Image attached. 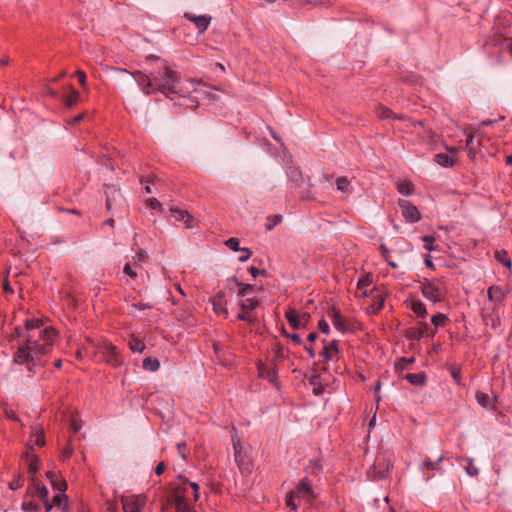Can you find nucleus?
Here are the masks:
<instances>
[{"label":"nucleus","mask_w":512,"mask_h":512,"mask_svg":"<svg viewBox=\"0 0 512 512\" xmlns=\"http://www.w3.org/2000/svg\"><path fill=\"white\" fill-rule=\"evenodd\" d=\"M40 319H28L25 322V330L28 333L25 343L19 346L13 360L20 365H27L30 374L36 373V367L43 365L41 357L47 355L57 339V332L52 327L42 328Z\"/></svg>","instance_id":"nucleus-1"},{"label":"nucleus","mask_w":512,"mask_h":512,"mask_svg":"<svg viewBox=\"0 0 512 512\" xmlns=\"http://www.w3.org/2000/svg\"><path fill=\"white\" fill-rule=\"evenodd\" d=\"M155 93L161 92L167 98L172 99L171 95L185 97L195 90V83L190 79L181 80L178 72L168 66H163L157 72H154Z\"/></svg>","instance_id":"nucleus-2"},{"label":"nucleus","mask_w":512,"mask_h":512,"mask_svg":"<svg viewBox=\"0 0 512 512\" xmlns=\"http://www.w3.org/2000/svg\"><path fill=\"white\" fill-rule=\"evenodd\" d=\"M420 283L421 293L427 300H430L433 303H438L445 299L447 288L442 279L424 278Z\"/></svg>","instance_id":"nucleus-3"},{"label":"nucleus","mask_w":512,"mask_h":512,"mask_svg":"<svg viewBox=\"0 0 512 512\" xmlns=\"http://www.w3.org/2000/svg\"><path fill=\"white\" fill-rule=\"evenodd\" d=\"M235 462L242 473H250L252 462L246 451L243 449L242 442L237 436L232 437Z\"/></svg>","instance_id":"nucleus-4"},{"label":"nucleus","mask_w":512,"mask_h":512,"mask_svg":"<svg viewBox=\"0 0 512 512\" xmlns=\"http://www.w3.org/2000/svg\"><path fill=\"white\" fill-rule=\"evenodd\" d=\"M98 352L102 355L104 361L112 366L119 367L123 364V358L120 350L110 342H103L98 345Z\"/></svg>","instance_id":"nucleus-5"},{"label":"nucleus","mask_w":512,"mask_h":512,"mask_svg":"<svg viewBox=\"0 0 512 512\" xmlns=\"http://www.w3.org/2000/svg\"><path fill=\"white\" fill-rule=\"evenodd\" d=\"M285 318L293 329L298 330L307 328L311 315L308 312L299 313L295 308H289L285 312Z\"/></svg>","instance_id":"nucleus-6"},{"label":"nucleus","mask_w":512,"mask_h":512,"mask_svg":"<svg viewBox=\"0 0 512 512\" xmlns=\"http://www.w3.org/2000/svg\"><path fill=\"white\" fill-rule=\"evenodd\" d=\"M398 205L401 208L402 216L406 222L416 223L420 221L421 214L415 205L405 199H399Z\"/></svg>","instance_id":"nucleus-7"},{"label":"nucleus","mask_w":512,"mask_h":512,"mask_svg":"<svg viewBox=\"0 0 512 512\" xmlns=\"http://www.w3.org/2000/svg\"><path fill=\"white\" fill-rule=\"evenodd\" d=\"M147 501L143 494L122 498L124 512H141Z\"/></svg>","instance_id":"nucleus-8"},{"label":"nucleus","mask_w":512,"mask_h":512,"mask_svg":"<svg viewBox=\"0 0 512 512\" xmlns=\"http://www.w3.org/2000/svg\"><path fill=\"white\" fill-rule=\"evenodd\" d=\"M131 75L145 94L149 95L155 93L154 73H152L151 76H148L141 71H136L131 73Z\"/></svg>","instance_id":"nucleus-9"},{"label":"nucleus","mask_w":512,"mask_h":512,"mask_svg":"<svg viewBox=\"0 0 512 512\" xmlns=\"http://www.w3.org/2000/svg\"><path fill=\"white\" fill-rule=\"evenodd\" d=\"M184 493L178 486L169 498V502L175 507L176 512H185V509L190 507Z\"/></svg>","instance_id":"nucleus-10"},{"label":"nucleus","mask_w":512,"mask_h":512,"mask_svg":"<svg viewBox=\"0 0 512 512\" xmlns=\"http://www.w3.org/2000/svg\"><path fill=\"white\" fill-rule=\"evenodd\" d=\"M328 316L331 318L332 324L341 333H345L348 331L346 326V321L341 315V312L335 306H332L328 312Z\"/></svg>","instance_id":"nucleus-11"},{"label":"nucleus","mask_w":512,"mask_h":512,"mask_svg":"<svg viewBox=\"0 0 512 512\" xmlns=\"http://www.w3.org/2000/svg\"><path fill=\"white\" fill-rule=\"evenodd\" d=\"M509 290L498 285H492L487 290L488 299L495 304H501L507 297Z\"/></svg>","instance_id":"nucleus-12"},{"label":"nucleus","mask_w":512,"mask_h":512,"mask_svg":"<svg viewBox=\"0 0 512 512\" xmlns=\"http://www.w3.org/2000/svg\"><path fill=\"white\" fill-rule=\"evenodd\" d=\"M213 310L218 315L228 316V310L226 308V300L224 292H218L212 299Z\"/></svg>","instance_id":"nucleus-13"},{"label":"nucleus","mask_w":512,"mask_h":512,"mask_svg":"<svg viewBox=\"0 0 512 512\" xmlns=\"http://www.w3.org/2000/svg\"><path fill=\"white\" fill-rule=\"evenodd\" d=\"M185 17L193 22L195 26L198 28L199 32L203 33L207 30L210 22H211V16L208 15H192L189 13L185 14Z\"/></svg>","instance_id":"nucleus-14"},{"label":"nucleus","mask_w":512,"mask_h":512,"mask_svg":"<svg viewBox=\"0 0 512 512\" xmlns=\"http://www.w3.org/2000/svg\"><path fill=\"white\" fill-rule=\"evenodd\" d=\"M296 493L298 496L307 498V499H314L313 495V489L311 482L308 478H303L299 481L298 485L296 486Z\"/></svg>","instance_id":"nucleus-15"},{"label":"nucleus","mask_w":512,"mask_h":512,"mask_svg":"<svg viewBox=\"0 0 512 512\" xmlns=\"http://www.w3.org/2000/svg\"><path fill=\"white\" fill-rule=\"evenodd\" d=\"M257 368L259 376L267 379L269 382L274 383L278 379L277 370L274 366H266L263 363H259Z\"/></svg>","instance_id":"nucleus-16"},{"label":"nucleus","mask_w":512,"mask_h":512,"mask_svg":"<svg viewBox=\"0 0 512 512\" xmlns=\"http://www.w3.org/2000/svg\"><path fill=\"white\" fill-rule=\"evenodd\" d=\"M339 352L338 350V341L333 340L329 344L325 345L320 356L323 362H329L333 360L335 355Z\"/></svg>","instance_id":"nucleus-17"},{"label":"nucleus","mask_w":512,"mask_h":512,"mask_svg":"<svg viewBox=\"0 0 512 512\" xmlns=\"http://www.w3.org/2000/svg\"><path fill=\"white\" fill-rule=\"evenodd\" d=\"M444 457L441 455L437 460L433 461L430 458H426L423 463L420 465V470L422 472H425L426 470L429 471H436L440 474L443 473L442 468L440 466L441 462L443 461Z\"/></svg>","instance_id":"nucleus-18"},{"label":"nucleus","mask_w":512,"mask_h":512,"mask_svg":"<svg viewBox=\"0 0 512 512\" xmlns=\"http://www.w3.org/2000/svg\"><path fill=\"white\" fill-rule=\"evenodd\" d=\"M372 284V278L369 275L361 277L357 282V295L359 297H367V288Z\"/></svg>","instance_id":"nucleus-19"},{"label":"nucleus","mask_w":512,"mask_h":512,"mask_svg":"<svg viewBox=\"0 0 512 512\" xmlns=\"http://www.w3.org/2000/svg\"><path fill=\"white\" fill-rule=\"evenodd\" d=\"M403 378L405 380H407L412 385L422 386L425 384L427 376L424 372H418V373H408Z\"/></svg>","instance_id":"nucleus-20"},{"label":"nucleus","mask_w":512,"mask_h":512,"mask_svg":"<svg viewBox=\"0 0 512 512\" xmlns=\"http://www.w3.org/2000/svg\"><path fill=\"white\" fill-rule=\"evenodd\" d=\"M106 194V208L108 211L111 210L113 202L116 201L117 196H121L120 191L115 186H107L105 190Z\"/></svg>","instance_id":"nucleus-21"},{"label":"nucleus","mask_w":512,"mask_h":512,"mask_svg":"<svg viewBox=\"0 0 512 512\" xmlns=\"http://www.w3.org/2000/svg\"><path fill=\"white\" fill-rule=\"evenodd\" d=\"M180 481H181V483H180L179 487L181 488V490L183 492H186L187 486L192 488L194 501H197L199 499V485L195 482H191L188 479L182 478V477L180 478Z\"/></svg>","instance_id":"nucleus-22"},{"label":"nucleus","mask_w":512,"mask_h":512,"mask_svg":"<svg viewBox=\"0 0 512 512\" xmlns=\"http://www.w3.org/2000/svg\"><path fill=\"white\" fill-rule=\"evenodd\" d=\"M309 384L313 386L314 395L320 396L324 392V386L320 383V374H312L309 378Z\"/></svg>","instance_id":"nucleus-23"},{"label":"nucleus","mask_w":512,"mask_h":512,"mask_svg":"<svg viewBox=\"0 0 512 512\" xmlns=\"http://www.w3.org/2000/svg\"><path fill=\"white\" fill-rule=\"evenodd\" d=\"M242 311L251 314L259 306V301L256 298H246L239 304Z\"/></svg>","instance_id":"nucleus-24"},{"label":"nucleus","mask_w":512,"mask_h":512,"mask_svg":"<svg viewBox=\"0 0 512 512\" xmlns=\"http://www.w3.org/2000/svg\"><path fill=\"white\" fill-rule=\"evenodd\" d=\"M128 347L133 353H142L146 348L145 343L134 335L131 336L128 342Z\"/></svg>","instance_id":"nucleus-25"},{"label":"nucleus","mask_w":512,"mask_h":512,"mask_svg":"<svg viewBox=\"0 0 512 512\" xmlns=\"http://www.w3.org/2000/svg\"><path fill=\"white\" fill-rule=\"evenodd\" d=\"M434 161L445 168H450L454 165V159L445 153L436 154L434 156Z\"/></svg>","instance_id":"nucleus-26"},{"label":"nucleus","mask_w":512,"mask_h":512,"mask_svg":"<svg viewBox=\"0 0 512 512\" xmlns=\"http://www.w3.org/2000/svg\"><path fill=\"white\" fill-rule=\"evenodd\" d=\"M336 187L339 191L345 194L352 192L350 180L346 176H341L336 179Z\"/></svg>","instance_id":"nucleus-27"},{"label":"nucleus","mask_w":512,"mask_h":512,"mask_svg":"<svg viewBox=\"0 0 512 512\" xmlns=\"http://www.w3.org/2000/svg\"><path fill=\"white\" fill-rule=\"evenodd\" d=\"M230 280H232L239 287L238 296L246 297L254 290L253 285L244 284L240 282L235 276H233Z\"/></svg>","instance_id":"nucleus-28"},{"label":"nucleus","mask_w":512,"mask_h":512,"mask_svg":"<svg viewBox=\"0 0 512 512\" xmlns=\"http://www.w3.org/2000/svg\"><path fill=\"white\" fill-rule=\"evenodd\" d=\"M384 297L380 294L373 297V301L368 308L371 314H377L384 307Z\"/></svg>","instance_id":"nucleus-29"},{"label":"nucleus","mask_w":512,"mask_h":512,"mask_svg":"<svg viewBox=\"0 0 512 512\" xmlns=\"http://www.w3.org/2000/svg\"><path fill=\"white\" fill-rule=\"evenodd\" d=\"M80 94L79 92L71 87L69 93L65 96L64 102L67 107H72L79 101Z\"/></svg>","instance_id":"nucleus-30"},{"label":"nucleus","mask_w":512,"mask_h":512,"mask_svg":"<svg viewBox=\"0 0 512 512\" xmlns=\"http://www.w3.org/2000/svg\"><path fill=\"white\" fill-rule=\"evenodd\" d=\"M411 310L418 316L424 318L427 315L426 306L419 300L412 301Z\"/></svg>","instance_id":"nucleus-31"},{"label":"nucleus","mask_w":512,"mask_h":512,"mask_svg":"<svg viewBox=\"0 0 512 512\" xmlns=\"http://www.w3.org/2000/svg\"><path fill=\"white\" fill-rule=\"evenodd\" d=\"M159 367H160V362L156 358L146 357L143 360V368L145 370L155 372L159 369Z\"/></svg>","instance_id":"nucleus-32"},{"label":"nucleus","mask_w":512,"mask_h":512,"mask_svg":"<svg viewBox=\"0 0 512 512\" xmlns=\"http://www.w3.org/2000/svg\"><path fill=\"white\" fill-rule=\"evenodd\" d=\"M495 259L506 267H511V260L505 250H497L494 253Z\"/></svg>","instance_id":"nucleus-33"},{"label":"nucleus","mask_w":512,"mask_h":512,"mask_svg":"<svg viewBox=\"0 0 512 512\" xmlns=\"http://www.w3.org/2000/svg\"><path fill=\"white\" fill-rule=\"evenodd\" d=\"M448 320L449 319H448L447 315H445L443 313H437V314L433 315L431 318V322L436 328L444 327L447 324Z\"/></svg>","instance_id":"nucleus-34"},{"label":"nucleus","mask_w":512,"mask_h":512,"mask_svg":"<svg viewBox=\"0 0 512 512\" xmlns=\"http://www.w3.org/2000/svg\"><path fill=\"white\" fill-rule=\"evenodd\" d=\"M406 337L409 340L419 341L423 337L420 327H410L406 330Z\"/></svg>","instance_id":"nucleus-35"},{"label":"nucleus","mask_w":512,"mask_h":512,"mask_svg":"<svg viewBox=\"0 0 512 512\" xmlns=\"http://www.w3.org/2000/svg\"><path fill=\"white\" fill-rule=\"evenodd\" d=\"M397 190L402 195H410L414 190V185L409 181H402L398 184Z\"/></svg>","instance_id":"nucleus-36"},{"label":"nucleus","mask_w":512,"mask_h":512,"mask_svg":"<svg viewBox=\"0 0 512 512\" xmlns=\"http://www.w3.org/2000/svg\"><path fill=\"white\" fill-rule=\"evenodd\" d=\"M376 113H377V116L380 118V119H391V118H394V112L385 107V106H382V105H379L376 109Z\"/></svg>","instance_id":"nucleus-37"},{"label":"nucleus","mask_w":512,"mask_h":512,"mask_svg":"<svg viewBox=\"0 0 512 512\" xmlns=\"http://www.w3.org/2000/svg\"><path fill=\"white\" fill-rule=\"evenodd\" d=\"M415 362V358L414 357H410V358H404V357H401L396 363H395V368L397 370H406L408 369V367L410 365H412L413 363Z\"/></svg>","instance_id":"nucleus-38"},{"label":"nucleus","mask_w":512,"mask_h":512,"mask_svg":"<svg viewBox=\"0 0 512 512\" xmlns=\"http://www.w3.org/2000/svg\"><path fill=\"white\" fill-rule=\"evenodd\" d=\"M237 320L244 321L249 324H255L258 322V317L241 310V312L237 315Z\"/></svg>","instance_id":"nucleus-39"},{"label":"nucleus","mask_w":512,"mask_h":512,"mask_svg":"<svg viewBox=\"0 0 512 512\" xmlns=\"http://www.w3.org/2000/svg\"><path fill=\"white\" fill-rule=\"evenodd\" d=\"M422 242L424 243V248L427 251H435L436 247L434 246L435 238L431 235H424L421 237Z\"/></svg>","instance_id":"nucleus-40"},{"label":"nucleus","mask_w":512,"mask_h":512,"mask_svg":"<svg viewBox=\"0 0 512 512\" xmlns=\"http://www.w3.org/2000/svg\"><path fill=\"white\" fill-rule=\"evenodd\" d=\"M475 398H476V401L477 403L486 408L489 404V396L488 394L484 393V392H481V391H477L476 394H475Z\"/></svg>","instance_id":"nucleus-41"},{"label":"nucleus","mask_w":512,"mask_h":512,"mask_svg":"<svg viewBox=\"0 0 512 512\" xmlns=\"http://www.w3.org/2000/svg\"><path fill=\"white\" fill-rule=\"evenodd\" d=\"M225 245L232 251H241L240 240L236 237H231L225 241Z\"/></svg>","instance_id":"nucleus-42"},{"label":"nucleus","mask_w":512,"mask_h":512,"mask_svg":"<svg viewBox=\"0 0 512 512\" xmlns=\"http://www.w3.org/2000/svg\"><path fill=\"white\" fill-rule=\"evenodd\" d=\"M32 440L35 442L36 445L42 447L45 445V436L42 429L36 430L35 433L32 435Z\"/></svg>","instance_id":"nucleus-43"},{"label":"nucleus","mask_w":512,"mask_h":512,"mask_svg":"<svg viewBox=\"0 0 512 512\" xmlns=\"http://www.w3.org/2000/svg\"><path fill=\"white\" fill-rule=\"evenodd\" d=\"M170 212L176 221H181L184 219L185 215L189 213L187 210L180 209L178 207H171Z\"/></svg>","instance_id":"nucleus-44"},{"label":"nucleus","mask_w":512,"mask_h":512,"mask_svg":"<svg viewBox=\"0 0 512 512\" xmlns=\"http://www.w3.org/2000/svg\"><path fill=\"white\" fill-rule=\"evenodd\" d=\"M51 485L54 489L58 490L60 493H64L67 489V483L63 479L56 478L55 480H52Z\"/></svg>","instance_id":"nucleus-45"},{"label":"nucleus","mask_w":512,"mask_h":512,"mask_svg":"<svg viewBox=\"0 0 512 512\" xmlns=\"http://www.w3.org/2000/svg\"><path fill=\"white\" fill-rule=\"evenodd\" d=\"M282 334L290 339L294 344L301 345L302 344V338L297 333H288L285 329H283Z\"/></svg>","instance_id":"nucleus-46"},{"label":"nucleus","mask_w":512,"mask_h":512,"mask_svg":"<svg viewBox=\"0 0 512 512\" xmlns=\"http://www.w3.org/2000/svg\"><path fill=\"white\" fill-rule=\"evenodd\" d=\"M420 331L423 332V337L433 338L436 335V329L431 328L427 323H423L420 327Z\"/></svg>","instance_id":"nucleus-47"},{"label":"nucleus","mask_w":512,"mask_h":512,"mask_svg":"<svg viewBox=\"0 0 512 512\" xmlns=\"http://www.w3.org/2000/svg\"><path fill=\"white\" fill-rule=\"evenodd\" d=\"M466 473L469 476H477L479 474L478 468L473 464L471 459H467V465L465 466Z\"/></svg>","instance_id":"nucleus-48"},{"label":"nucleus","mask_w":512,"mask_h":512,"mask_svg":"<svg viewBox=\"0 0 512 512\" xmlns=\"http://www.w3.org/2000/svg\"><path fill=\"white\" fill-rule=\"evenodd\" d=\"M22 510L26 512H34L39 510V505L35 502H24L22 504Z\"/></svg>","instance_id":"nucleus-49"},{"label":"nucleus","mask_w":512,"mask_h":512,"mask_svg":"<svg viewBox=\"0 0 512 512\" xmlns=\"http://www.w3.org/2000/svg\"><path fill=\"white\" fill-rule=\"evenodd\" d=\"M140 182L144 185V189H145L146 193L151 194L152 193L151 184L153 183V178L152 177H141Z\"/></svg>","instance_id":"nucleus-50"},{"label":"nucleus","mask_w":512,"mask_h":512,"mask_svg":"<svg viewBox=\"0 0 512 512\" xmlns=\"http://www.w3.org/2000/svg\"><path fill=\"white\" fill-rule=\"evenodd\" d=\"M181 221L184 223L185 228L187 229L193 228L196 223L195 218L190 213L186 214L184 219Z\"/></svg>","instance_id":"nucleus-51"},{"label":"nucleus","mask_w":512,"mask_h":512,"mask_svg":"<svg viewBox=\"0 0 512 512\" xmlns=\"http://www.w3.org/2000/svg\"><path fill=\"white\" fill-rule=\"evenodd\" d=\"M146 206L150 209H162L161 202L156 198H149L146 200Z\"/></svg>","instance_id":"nucleus-52"},{"label":"nucleus","mask_w":512,"mask_h":512,"mask_svg":"<svg viewBox=\"0 0 512 512\" xmlns=\"http://www.w3.org/2000/svg\"><path fill=\"white\" fill-rule=\"evenodd\" d=\"M73 454V447L70 444V442L64 447L62 453H61V460L65 461L66 459L70 458Z\"/></svg>","instance_id":"nucleus-53"},{"label":"nucleus","mask_w":512,"mask_h":512,"mask_svg":"<svg viewBox=\"0 0 512 512\" xmlns=\"http://www.w3.org/2000/svg\"><path fill=\"white\" fill-rule=\"evenodd\" d=\"M240 252H241V255H240V256H239V258H238V260H239L240 262H246V261H248V260H249V258H250V257H251V255H252V251H251L249 248H246V247L242 248Z\"/></svg>","instance_id":"nucleus-54"},{"label":"nucleus","mask_w":512,"mask_h":512,"mask_svg":"<svg viewBox=\"0 0 512 512\" xmlns=\"http://www.w3.org/2000/svg\"><path fill=\"white\" fill-rule=\"evenodd\" d=\"M37 493L42 501H46L48 499L49 491L46 486H38Z\"/></svg>","instance_id":"nucleus-55"},{"label":"nucleus","mask_w":512,"mask_h":512,"mask_svg":"<svg viewBox=\"0 0 512 512\" xmlns=\"http://www.w3.org/2000/svg\"><path fill=\"white\" fill-rule=\"evenodd\" d=\"M38 462H39V460L37 457H34L33 459L30 460L29 465H28L29 473L35 474L38 471V469H39Z\"/></svg>","instance_id":"nucleus-56"},{"label":"nucleus","mask_w":512,"mask_h":512,"mask_svg":"<svg viewBox=\"0 0 512 512\" xmlns=\"http://www.w3.org/2000/svg\"><path fill=\"white\" fill-rule=\"evenodd\" d=\"M67 499H68L67 495H65L64 493H58L57 495H55L53 497V505L61 507L62 502L63 501L67 502Z\"/></svg>","instance_id":"nucleus-57"},{"label":"nucleus","mask_w":512,"mask_h":512,"mask_svg":"<svg viewBox=\"0 0 512 512\" xmlns=\"http://www.w3.org/2000/svg\"><path fill=\"white\" fill-rule=\"evenodd\" d=\"M123 272L133 279L137 277V271L129 263L124 265Z\"/></svg>","instance_id":"nucleus-58"},{"label":"nucleus","mask_w":512,"mask_h":512,"mask_svg":"<svg viewBox=\"0 0 512 512\" xmlns=\"http://www.w3.org/2000/svg\"><path fill=\"white\" fill-rule=\"evenodd\" d=\"M272 219V223H267L265 225L267 231H271L274 228V226H276L278 223L282 221V215H274Z\"/></svg>","instance_id":"nucleus-59"},{"label":"nucleus","mask_w":512,"mask_h":512,"mask_svg":"<svg viewBox=\"0 0 512 512\" xmlns=\"http://www.w3.org/2000/svg\"><path fill=\"white\" fill-rule=\"evenodd\" d=\"M318 328L324 334H329L330 333L329 324L327 323V321L324 318L319 320Z\"/></svg>","instance_id":"nucleus-60"},{"label":"nucleus","mask_w":512,"mask_h":512,"mask_svg":"<svg viewBox=\"0 0 512 512\" xmlns=\"http://www.w3.org/2000/svg\"><path fill=\"white\" fill-rule=\"evenodd\" d=\"M75 77L78 79L79 83L81 84L82 87H85L86 85V80H87V77H86V74L84 71L82 70H77L75 72Z\"/></svg>","instance_id":"nucleus-61"},{"label":"nucleus","mask_w":512,"mask_h":512,"mask_svg":"<svg viewBox=\"0 0 512 512\" xmlns=\"http://www.w3.org/2000/svg\"><path fill=\"white\" fill-rule=\"evenodd\" d=\"M248 272L256 278L259 275H266V270H259L258 268L251 266L248 268Z\"/></svg>","instance_id":"nucleus-62"},{"label":"nucleus","mask_w":512,"mask_h":512,"mask_svg":"<svg viewBox=\"0 0 512 512\" xmlns=\"http://www.w3.org/2000/svg\"><path fill=\"white\" fill-rule=\"evenodd\" d=\"M132 306L140 311L150 309L151 305L149 303H143V302H132Z\"/></svg>","instance_id":"nucleus-63"},{"label":"nucleus","mask_w":512,"mask_h":512,"mask_svg":"<svg viewBox=\"0 0 512 512\" xmlns=\"http://www.w3.org/2000/svg\"><path fill=\"white\" fill-rule=\"evenodd\" d=\"M177 450L179 452V455L182 459L186 460V454H185V450H186V443L185 442H180L177 444Z\"/></svg>","instance_id":"nucleus-64"}]
</instances>
